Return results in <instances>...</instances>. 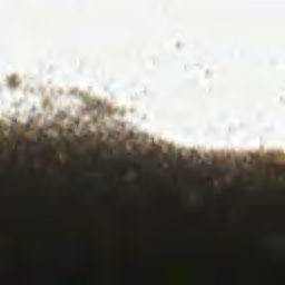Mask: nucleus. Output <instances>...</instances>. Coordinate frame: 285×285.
<instances>
[{
    "instance_id": "nucleus-1",
    "label": "nucleus",
    "mask_w": 285,
    "mask_h": 285,
    "mask_svg": "<svg viewBox=\"0 0 285 285\" xmlns=\"http://www.w3.org/2000/svg\"><path fill=\"white\" fill-rule=\"evenodd\" d=\"M19 81L17 79V77H9V86H11V88H16V86H18Z\"/></svg>"
},
{
    "instance_id": "nucleus-2",
    "label": "nucleus",
    "mask_w": 285,
    "mask_h": 285,
    "mask_svg": "<svg viewBox=\"0 0 285 285\" xmlns=\"http://www.w3.org/2000/svg\"><path fill=\"white\" fill-rule=\"evenodd\" d=\"M50 164L53 165L55 167H60L58 158H51Z\"/></svg>"
},
{
    "instance_id": "nucleus-3",
    "label": "nucleus",
    "mask_w": 285,
    "mask_h": 285,
    "mask_svg": "<svg viewBox=\"0 0 285 285\" xmlns=\"http://www.w3.org/2000/svg\"><path fill=\"white\" fill-rule=\"evenodd\" d=\"M76 163H77V164H80V160H79V158H76Z\"/></svg>"
}]
</instances>
